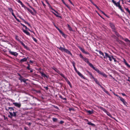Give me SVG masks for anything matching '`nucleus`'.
<instances>
[{
	"label": "nucleus",
	"instance_id": "1",
	"mask_svg": "<svg viewBox=\"0 0 130 130\" xmlns=\"http://www.w3.org/2000/svg\"><path fill=\"white\" fill-rule=\"evenodd\" d=\"M17 113V112H13V114L10 111L9 112L10 115H9L8 116L11 119L13 117H16V113Z\"/></svg>",
	"mask_w": 130,
	"mask_h": 130
},
{
	"label": "nucleus",
	"instance_id": "2",
	"mask_svg": "<svg viewBox=\"0 0 130 130\" xmlns=\"http://www.w3.org/2000/svg\"><path fill=\"white\" fill-rule=\"evenodd\" d=\"M9 52L11 54L13 55L16 57H17L18 55V54L16 52H12L10 50L9 51Z\"/></svg>",
	"mask_w": 130,
	"mask_h": 130
},
{
	"label": "nucleus",
	"instance_id": "3",
	"mask_svg": "<svg viewBox=\"0 0 130 130\" xmlns=\"http://www.w3.org/2000/svg\"><path fill=\"white\" fill-rule=\"evenodd\" d=\"M28 58V57L27 58L25 57L22 59H21L20 61V63H22L23 62L26 61L27 60Z\"/></svg>",
	"mask_w": 130,
	"mask_h": 130
},
{
	"label": "nucleus",
	"instance_id": "4",
	"mask_svg": "<svg viewBox=\"0 0 130 130\" xmlns=\"http://www.w3.org/2000/svg\"><path fill=\"white\" fill-rule=\"evenodd\" d=\"M119 98L120 100L123 103L124 105H126L127 104V103L123 98L121 97H119Z\"/></svg>",
	"mask_w": 130,
	"mask_h": 130
},
{
	"label": "nucleus",
	"instance_id": "5",
	"mask_svg": "<svg viewBox=\"0 0 130 130\" xmlns=\"http://www.w3.org/2000/svg\"><path fill=\"white\" fill-rule=\"evenodd\" d=\"M120 1H119L118 2H117V6L121 10L122 12H124V11L122 9V7L120 5Z\"/></svg>",
	"mask_w": 130,
	"mask_h": 130
},
{
	"label": "nucleus",
	"instance_id": "6",
	"mask_svg": "<svg viewBox=\"0 0 130 130\" xmlns=\"http://www.w3.org/2000/svg\"><path fill=\"white\" fill-rule=\"evenodd\" d=\"M20 42L21 43V44H22V45L24 47L26 48L27 50H29V48L27 47V46H25V44L21 41H20L19 40Z\"/></svg>",
	"mask_w": 130,
	"mask_h": 130
},
{
	"label": "nucleus",
	"instance_id": "7",
	"mask_svg": "<svg viewBox=\"0 0 130 130\" xmlns=\"http://www.w3.org/2000/svg\"><path fill=\"white\" fill-rule=\"evenodd\" d=\"M110 25L111 28L112 29L113 31H114L115 30V26L112 23H110Z\"/></svg>",
	"mask_w": 130,
	"mask_h": 130
},
{
	"label": "nucleus",
	"instance_id": "8",
	"mask_svg": "<svg viewBox=\"0 0 130 130\" xmlns=\"http://www.w3.org/2000/svg\"><path fill=\"white\" fill-rule=\"evenodd\" d=\"M14 107H9L7 109V108H6L5 109L7 111H8L9 109H10V110L11 111H14Z\"/></svg>",
	"mask_w": 130,
	"mask_h": 130
},
{
	"label": "nucleus",
	"instance_id": "9",
	"mask_svg": "<svg viewBox=\"0 0 130 130\" xmlns=\"http://www.w3.org/2000/svg\"><path fill=\"white\" fill-rule=\"evenodd\" d=\"M90 66L95 71H96L97 72L99 71V70L97 68H95L94 67L92 64H90Z\"/></svg>",
	"mask_w": 130,
	"mask_h": 130
},
{
	"label": "nucleus",
	"instance_id": "10",
	"mask_svg": "<svg viewBox=\"0 0 130 130\" xmlns=\"http://www.w3.org/2000/svg\"><path fill=\"white\" fill-rule=\"evenodd\" d=\"M13 104L15 106L19 108L20 107L21 105L20 104L18 103H13Z\"/></svg>",
	"mask_w": 130,
	"mask_h": 130
},
{
	"label": "nucleus",
	"instance_id": "11",
	"mask_svg": "<svg viewBox=\"0 0 130 130\" xmlns=\"http://www.w3.org/2000/svg\"><path fill=\"white\" fill-rule=\"evenodd\" d=\"M40 73L41 74V76L43 77H44L45 78L46 77L47 78H48L49 77L48 76H47L43 72H40Z\"/></svg>",
	"mask_w": 130,
	"mask_h": 130
},
{
	"label": "nucleus",
	"instance_id": "12",
	"mask_svg": "<svg viewBox=\"0 0 130 130\" xmlns=\"http://www.w3.org/2000/svg\"><path fill=\"white\" fill-rule=\"evenodd\" d=\"M87 63H88L89 65L90 66V64H92L91 63H90L88 60V59L86 58H84V59H83Z\"/></svg>",
	"mask_w": 130,
	"mask_h": 130
},
{
	"label": "nucleus",
	"instance_id": "13",
	"mask_svg": "<svg viewBox=\"0 0 130 130\" xmlns=\"http://www.w3.org/2000/svg\"><path fill=\"white\" fill-rule=\"evenodd\" d=\"M80 50H81V51L84 53H85L86 54H89V53L88 52H86L85 51V50L82 48H81L80 49Z\"/></svg>",
	"mask_w": 130,
	"mask_h": 130
},
{
	"label": "nucleus",
	"instance_id": "14",
	"mask_svg": "<svg viewBox=\"0 0 130 130\" xmlns=\"http://www.w3.org/2000/svg\"><path fill=\"white\" fill-rule=\"evenodd\" d=\"M64 52L66 53L67 54H69L70 55H72V54L71 53V52L70 51L68 50L65 49Z\"/></svg>",
	"mask_w": 130,
	"mask_h": 130
},
{
	"label": "nucleus",
	"instance_id": "15",
	"mask_svg": "<svg viewBox=\"0 0 130 130\" xmlns=\"http://www.w3.org/2000/svg\"><path fill=\"white\" fill-rule=\"evenodd\" d=\"M101 88H102L103 91L107 94H109V93L108 91L106 90L102 86H101Z\"/></svg>",
	"mask_w": 130,
	"mask_h": 130
},
{
	"label": "nucleus",
	"instance_id": "16",
	"mask_svg": "<svg viewBox=\"0 0 130 130\" xmlns=\"http://www.w3.org/2000/svg\"><path fill=\"white\" fill-rule=\"evenodd\" d=\"M77 73L78 75L81 78H82L84 79H85L84 77L83 76V75L79 71L77 72Z\"/></svg>",
	"mask_w": 130,
	"mask_h": 130
},
{
	"label": "nucleus",
	"instance_id": "17",
	"mask_svg": "<svg viewBox=\"0 0 130 130\" xmlns=\"http://www.w3.org/2000/svg\"><path fill=\"white\" fill-rule=\"evenodd\" d=\"M94 80L95 82L96 83L98 84L100 87L101 86H102L100 84L99 82L97 80L96 78H95L94 79Z\"/></svg>",
	"mask_w": 130,
	"mask_h": 130
},
{
	"label": "nucleus",
	"instance_id": "18",
	"mask_svg": "<svg viewBox=\"0 0 130 130\" xmlns=\"http://www.w3.org/2000/svg\"><path fill=\"white\" fill-rule=\"evenodd\" d=\"M125 41L127 42V44L129 46H130V41L127 38H126L125 39Z\"/></svg>",
	"mask_w": 130,
	"mask_h": 130
},
{
	"label": "nucleus",
	"instance_id": "19",
	"mask_svg": "<svg viewBox=\"0 0 130 130\" xmlns=\"http://www.w3.org/2000/svg\"><path fill=\"white\" fill-rule=\"evenodd\" d=\"M23 31L25 34H26L27 35L30 36V33L28 32V31H27L26 30H25L24 29H23Z\"/></svg>",
	"mask_w": 130,
	"mask_h": 130
},
{
	"label": "nucleus",
	"instance_id": "20",
	"mask_svg": "<svg viewBox=\"0 0 130 130\" xmlns=\"http://www.w3.org/2000/svg\"><path fill=\"white\" fill-rule=\"evenodd\" d=\"M27 9L30 12L32 15H34V13L32 12V10L27 7H26Z\"/></svg>",
	"mask_w": 130,
	"mask_h": 130
},
{
	"label": "nucleus",
	"instance_id": "21",
	"mask_svg": "<svg viewBox=\"0 0 130 130\" xmlns=\"http://www.w3.org/2000/svg\"><path fill=\"white\" fill-rule=\"evenodd\" d=\"M114 31L115 32V34L116 35V36H117V37H121V36L119 35V33L118 32H117L116 31Z\"/></svg>",
	"mask_w": 130,
	"mask_h": 130
},
{
	"label": "nucleus",
	"instance_id": "22",
	"mask_svg": "<svg viewBox=\"0 0 130 130\" xmlns=\"http://www.w3.org/2000/svg\"><path fill=\"white\" fill-rule=\"evenodd\" d=\"M58 48L59 50H60L62 51H64L66 49L65 48L62 47H59V48L58 47Z\"/></svg>",
	"mask_w": 130,
	"mask_h": 130
},
{
	"label": "nucleus",
	"instance_id": "23",
	"mask_svg": "<svg viewBox=\"0 0 130 130\" xmlns=\"http://www.w3.org/2000/svg\"><path fill=\"white\" fill-rule=\"evenodd\" d=\"M105 56H104L103 57L104 58H107L109 56L108 55V54L106 53H105Z\"/></svg>",
	"mask_w": 130,
	"mask_h": 130
},
{
	"label": "nucleus",
	"instance_id": "24",
	"mask_svg": "<svg viewBox=\"0 0 130 130\" xmlns=\"http://www.w3.org/2000/svg\"><path fill=\"white\" fill-rule=\"evenodd\" d=\"M48 7L50 8V9L54 10L55 12H56L57 14H58V13L55 10H54V9H53L52 7L50 5H49V6H48Z\"/></svg>",
	"mask_w": 130,
	"mask_h": 130
},
{
	"label": "nucleus",
	"instance_id": "25",
	"mask_svg": "<svg viewBox=\"0 0 130 130\" xmlns=\"http://www.w3.org/2000/svg\"><path fill=\"white\" fill-rule=\"evenodd\" d=\"M28 79H26L25 78H24L23 79H21V82H24L25 83H26V82L27 80H28Z\"/></svg>",
	"mask_w": 130,
	"mask_h": 130
},
{
	"label": "nucleus",
	"instance_id": "26",
	"mask_svg": "<svg viewBox=\"0 0 130 130\" xmlns=\"http://www.w3.org/2000/svg\"><path fill=\"white\" fill-rule=\"evenodd\" d=\"M87 112L89 113L90 114H92L93 113V111H90V110H87Z\"/></svg>",
	"mask_w": 130,
	"mask_h": 130
},
{
	"label": "nucleus",
	"instance_id": "27",
	"mask_svg": "<svg viewBox=\"0 0 130 130\" xmlns=\"http://www.w3.org/2000/svg\"><path fill=\"white\" fill-rule=\"evenodd\" d=\"M105 112L106 113L107 115L109 116L111 118H112V116L107 111V112Z\"/></svg>",
	"mask_w": 130,
	"mask_h": 130
},
{
	"label": "nucleus",
	"instance_id": "28",
	"mask_svg": "<svg viewBox=\"0 0 130 130\" xmlns=\"http://www.w3.org/2000/svg\"><path fill=\"white\" fill-rule=\"evenodd\" d=\"M65 79L68 84H70V82L67 78H66Z\"/></svg>",
	"mask_w": 130,
	"mask_h": 130
},
{
	"label": "nucleus",
	"instance_id": "29",
	"mask_svg": "<svg viewBox=\"0 0 130 130\" xmlns=\"http://www.w3.org/2000/svg\"><path fill=\"white\" fill-rule=\"evenodd\" d=\"M112 2L116 6H117V3H116V2L114 1V0H112Z\"/></svg>",
	"mask_w": 130,
	"mask_h": 130
},
{
	"label": "nucleus",
	"instance_id": "30",
	"mask_svg": "<svg viewBox=\"0 0 130 130\" xmlns=\"http://www.w3.org/2000/svg\"><path fill=\"white\" fill-rule=\"evenodd\" d=\"M98 52L101 55H102V56H104V53L102 52L101 51H98L97 50Z\"/></svg>",
	"mask_w": 130,
	"mask_h": 130
},
{
	"label": "nucleus",
	"instance_id": "31",
	"mask_svg": "<svg viewBox=\"0 0 130 130\" xmlns=\"http://www.w3.org/2000/svg\"><path fill=\"white\" fill-rule=\"evenodd\" d=\"M87 124L89 125H91V126H94L95 125L94 124L90 122H88Z\"/></svg>",
	"mask_w": 130,
	"mask_h": 130
},
{
	"label": "nucleus",
	"instance_id": "32",
	"mask_svg": "<svg viewBox=\"0 0 130 130\" xmlns=\"http://www.w3.org/2000/svg\"><path fill=\"white\" fill-rule=\"evenodd\" d=\"M67 26H68V27L69 28V29L70 30H71V31L72 30V28H71V27H70V25L69 24H68Z\"/></svg>",
	"mask_w": 130,
	"mask_h": 130
},
{
	"label": "nucleus",
	"instance_id": "33",
	"mask_svg": "<svg viewBox=\"0 0 130 130\" xmlns=\"http://www.w3.org/2000/svg\"><path fill=\"white\" fill-rule=\"evenodd\" d=\"M100 12H101V13H103V14L104 15H105L106 16V17H108V18H109V17H108V16L106 14H105L101 10H100Z\"/></svg>",
	"mask_w": 130,
	"mask_h": 130
},
{
	"label": "nucleus",
	"instance_id": "34",
	"mask_svg": "<svg viewBox=\"0 0 130 130\" xmlns=\"http://www.w3.org/2000/svg\"><path fill=\"white\" fill-rule=\"evenodd\" d=\"M53 121L54 122H56L57 121V118H53Z\"/></svg>",
	"mask_w": 130,
	"mask_h": 130
},
{
	"label": "nucleus",
	"instance_id": "35",
	"mask_svg": "<svg viewBox=\"0 0 130 130\" xmlns=\"http://www.w3.org/2000/svg\"><path fill=\"white\" fill-rule=\"evenodd\" d=\"M8 9L9 11L10 12H12L13 11V10L12 9V8H8Z\"/></svg>",
	"mask_w": 130,
	"mask_h": 130
},
{
	"label": "nucleus",
	"instance_id": "36",
	"mask_svg": "<svg viewBox=\"0 0 130 130\" xmlns=\"http://www.w3.org/2000/svg\"><path fill=\"white\" fill-rule=\"evenodd\" d=\"M60 75L61 76L63 77L64 79L66 78V77H65L64 75L62 73H60Z\"/></svg>",
	"mask_w": 130,
	"mask_h": 130
},
{
	"label": "nucleus",
	"instance_id": "37",
	"mask_svg": "<svg viewBox=\"0 0 130 130\" xmlns=\"http://www.w3.org/2000/svg\"><path fill=\"white\" fill-rule=\"evenodd\" d=\"M60 75L61 76L63 77L64 79L66 78V77H65L64 75L62 73H60Z\"/></svg>",
	"mask_w": 130,
	"mask_h": 130
},
{
	"label": "nucleus",
	"instance_id": "38",
	"mask_svg": "<svg viewBox=\"0 0 130 130\" xmlns=\"http://www.w3.org/2000/svg\"><path fill=\"white\" fill-rule=\"evenodd\" d=\"M53 13H54V14L55 15V16H56V17H59V18H61V16H59L57 14H56V13H55L53 12Z\"/></svg>",
	"mask_w": 130,
	"mask_h": 130
},
{
	"label": "nucleus",
	"instance_id": "39",
	"mask_svg": "<svg viewBox=\"0 0 130 130\" xmlns=\"http://www.w3.org/2000/svg\"><path fill=\"white\" fill-rule=\"evenodd\" d=\"M129 13V14H130V11L128 8H127L125 9Z\"/></svg>",
	"mask_w": 130,
	"mask_h": 130
},
{
	"label": "nucleus",
	"instance_id": "40",
	"mask_svg": "<svg viewBox=\"0 0 130 130\" xmlns=\"http://www.w3.org/2000/svg\"><path fill=\"white\" fill-rule=\"evenodd\" d=\"M21 24L22 26H23L26 29H28V28H27V27L26 26L24 25L23 24H22L21 23Z\"/></svg>",
	"mask_w": 130,
	"mask_h": 130
},
{
	"label": "nucleus",
	"instance_id": "41",
	"mask_svg": "<svg viewBox=\"0 0 130 130\" xmlns=\"http://www.w3.org/2000/svg\"><path fill=\"white\" fill-rule=\"evenodd\" d=\"M30 8L31 9H32L34 11V12L35 13H36V10H35V9H34L33 8H32V7H31V6H30Z\"/></svg>",
	"mask_w": 130,
	"mask_h": 130
},
{
	"label": "nucleus",
	"instance_id": "42",
	"mask_svg": "<svg viewBox=\"0 0 130 130\" xmlns=\"http://www.w3.org/2000/svg\"><path fill=\"white\" fill-rule=\"evenodd\" d=\"M101 75H103L104 77H106V75L104 73H102Z\"/></svg>",
	"mask_w": 130,
	"mask_h": 130
},
{
	"label": "nucleus",
	"instance_id": "43",
	"mask_svg": "<svg viewBox=\"0 0 130 130\" xmlns=\"http://www.w3.org/2000/svg\"><path fill=\"white\" fill-rule=\"evenodd\" d=\"M60 33L62 34V35L64 37V36L65 35L64 33L62 31H60Z\"/></svg>",
	"mask_w": 130,
	"mask_h": 130
},
{
	"label": "nucleus",
	"instance_id": "44",
	"mask_svg": "<svg viewBox=\"0 0 130 130\" xmlns=\"http://www.w3.org/2000/svg\"><path fill=\"white\" fill-rule=\"evenodd\" d=\"M55 26L56 28L59 30V31L60 32V31H61V30H60V29L57 27L56 26Z\"/></svg>",
	"mask_w": 130,
	"mask_h": 130
},
{
	"label": "nucleus",
	"instance_id": "45",
	"mask_svg": "<svg viewBox=\"0 0 130 130\" xmlns=\"http://www.w3.org/2000/svg\"><path fill=\"white\" fill-rule=\"evenodd\" d=\"M20 18L22 19V20L26 24L27 23V22L24 20L23 19L21 18Z\"/></svg>",
	"mask_w": 130,
	"mask_h": 130
},
{
	"label": "nucleus",
	"instance_id": "46",
	"mask_svg": "<svg viewBox=\"0 0 130 130\" xmlns=\"http://www.w3.org/2000/svg\"><path fill=\"white\" fill-rule=\"evenodd\" d=\"M79 56L80 57L82 58L83 59H84L85 58L81 54H80L79 55Z\"/></svg>",
	"mask_w": 130,
	"mask_h": 130
},
{
	"label": "nucleus",
	"instance_id": "47",
	"mask_svg": "<svg viewBox=\"0 0 130 130\" xmlns=\"http://www.w3.org/2000/svg\"><path fill=\"white\" fill-rule=\"evenodd\" d=\"M32 38L33 40H34V41H35V42H37V41L36 38H35L34 37H32Z\"/></svg>",
	"mask_w": 130,
	"mask_h": 130
},
{
	"label": "nucleus",
	"instance_id": "48",
	"mask_svg": "<svg viewBox=\"0 0 130 130\" xmlns=\"http://www.w3.org/2000/svg\"><path fill=\"white\" fill-rule=\"evenodd\" d=\"M101 110H103L105 112H107V110L105 109L104 108H102Z\"/></svg>",
	"mask_w": 130,
	"mask_h": 130
},
{
	"label": "nucleus",
	"instance_id": "49",
	"mask_svg": "<svg viewBox=\"0 0 130 130\" xmlns=\"http://www.w3.org/2000/svg\"><path fill=\"white\" fill-rule=\"evenodd\" d=\"M125 65L127 66L128 67H129V66H130V65H129L128 63H127V62L125 63Z\"/></svg>",
	"mask_w": 130,
	"mask_h": 130
},
{
	"label": "nucleus",
	"instance_id": "50",
	"mask_svg": "<svg viewBox=\"0 0 130 130\" xmlns=\"http://www.w3.org/2000/svg\"><path fill=\"white\" fill-rule=\"evenodd\" d=\"M119 43L122 44H124V43L123 41L121 40L119 41Z\"/></svg>",
	"mask_w": 130,
	"mask_h": 130
},
{
	"label": "nucleus",
	"instance_id": "51",
	"mask_svg": "<svg viewBox=\"0 0 130 130\" xmlns=\"http://www.w3.org/2000/svg\"><path fill=\"white\" fill-rule=\"evenodd\" d=\"M112 59L114 60V61H115V62L117 61V60L115 58H114L112 56Z\"/></svg>",
	"mask_w": 130,
	"mask_h": 130
},
{
	"label": "nucleus",
	"instance_id": "52",
	"mask_svg": "<svg viewBox=\"0 0 130 130\" xmlns=\"http://www.w3.org/2000/svg\"><path fill=\"white\" fill-rule=\"evenodd\" d=\"M108 58H109V59L110 61H112L111 57L110 56H109Z\"/></svg>",
	"mask_w": 130,
	"mask_h": 130
},
{
	"label": "nucleus",
	"instance_id": "53",
	"mask_svg": "<svg viewBox=\"0 0 130 130\" xmlns=\"http://www.w3.org/2000/svg\"><path fill=\"white\" fill-rule=\"evenodd\" d=\"M11 13H12V15L14 16V17H15L16 18V16L15 15H14V13L13 11Z\"/></svg>",
	"mask_w": 130,
	"mask_h": 130
},
{
	"label": "nucleus",
	"instance_id": "54",
	"mask_svg": "<svg viewBox=\"0 0 130 130\" xmlns=\"http://www.w3.org/2000/svg\"><path fill=\"white\" fill-rule=\"evenodd\" d=\"M94 6H95L100 11V10H100V9H99V8L95 4L94 5Z\"/></svg>",
	"mask_w": 130,
	"mask_h": 130
},
{
	"label": "nucleus",
	"instance_id": "55",
	"mask_svg": "<svg viewBox=\"0 0 130 130\" xmlns=\"http://www.w3.org/2000/svg\"><path fill=\"white\" fill-rule=\"evenodd\" d=\"M97 72L101 75L102 73L99 70V71Z\"/></svg>",
	"mask_w": 130,
	"mask_h": 130
},
{
	"label": "nucleus",
	"instance_id": "56",
	"mask_svg": "<svg viewBox=\"0 0 130 130\" xmlns=\"http://www.w3.org/2000/svg\"><path fill=\"white\" fill-rule=\"evenodd\" d=\"M64 121H61L60 122V123L61 124H62L64 123Z\"/></svg>",
	"mask_w": 130,
	"mask_h": 130
},
{
	"label": "nucleus",
	"instance_id": "57",
	"mask_svg": "<svg viewBox=\"0 0 130 130\" xmlns=\"http://www.w3.org/2000/svg\"><path fill=\"white\" fill-rule=\"evenodd\" d=\"M90 1V2L91 3L94 5L95 4H94L92 1L91 0H89Z\"/></svg>",
	"mask_w": 130,
	"mask_h": 130
},
{
	"label": "nucleus",
	"instance_id": "58",
	"mask_svg": "<svg viewBox=\"0 0 130 130\" xmlns=\"http://www.w3.org/2000/svg\"><path fill=\"white\" fill-rule=\"evenodd\" d=\"M14 18L16 19V20L18 22H20V21H19V20L17 19V18L16 17V18L15 17H14Z\"/></svg>",
	"mask_w": 130,
	"mask_h": 130
},
{
	"label": "nucleus",
	"instance_id": "59",
	"mask_svg": "<svg viewBox=\"0 0 130 130\" xmlns=\"http://www.w3.org/2000/svg\"><path fill=\"white\" fill-rule=\"evenodd\" d=\"M44 88H45V89L47 90L48 89L47 87H44Z\"/></svg>",
	"mask_w": 130,
	"mask_h": 130
},
{
	"label": "nucleus",
	"instance_id": "60",
	"mask_svg": "<svg viewBox=\"0 0 130 130\" xmlns=\"http://www.w3.org/2000/svg\"><path fill=\"white\" fill-rule=\"evenodd\" d=\"M74 70H75V71H76V72H78V71H77L76 68V67H74Z\"/></svg>",
	"mask_w": 130,
	"mask_h": 130
},
{
	"label": "nucleus",
	"instance_id": "61",
	"mask_svg": "<svg viewBox=\"0 0 130 130\" xmlns=\"http://www.w3.org/2000/svg\"><path fill=\"white\" fill-rule=\"evenodd\" d=\"M54 108H56L57 109H58V107L57 106H54Z\"/></svg>",
	"mask_w": 130,
	"mask_h": 130
},
{
	"label": "nucleus",
	"instance_id": "62",
	"mask_svg": "<svg viewBox=\"0 0 130 130\" xmlns=\"http://www.w3.org/2000/svg\"><path fill=\"white\" fill-rule=\"evenodd\" d=\"M29 67H27V69L28 70H30L31 69Z\"/></svg>",
	"mask_w": 130,
	"mask_h": 130
},
{
	"label": "nucleus",
	"instance_id": "63",
	"mask_svg": "<svg viewBox=\"0 0 130 130\" xmlns=\"http://www.w3.org/2000/svg\"><path fill=\"white\" fill-rule=\"evenodd\" d=\"M72 64H73V67H75V63L74 62H73V63H72Z\"/></svg>",
	"mask_w": 130,
	"mask_h": 130
},
{
	"label": "nucleus",
	"instance_id": "64",
	"mask_svg": "<svg viewBox=\"0 0 130 130\" xmlns=\"http://www.w3.org/2000/svg\"><path fill=\"white\" fill-rule=\"evenodd\" d=\"M127 80L130 82V77H128V79Z\"/></svg>",
	"mask_w": 130,
	"mask_h": 130
}]
</instances>
